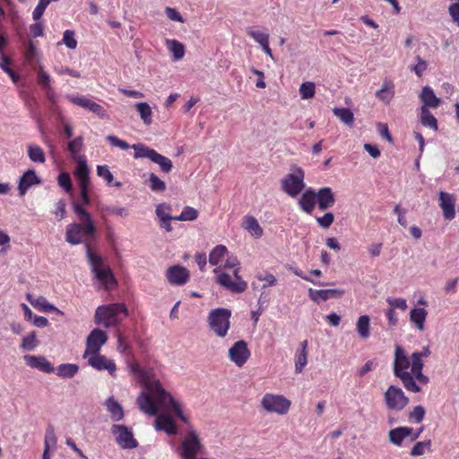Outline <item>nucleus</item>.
I'll return each mask as SVG.
<instances>
[{"label":"nucleus","instance_id":"4","mask_svg":"<svg viewBox=\"0 0 459 459\" xmlns=\"http://www.w3.org/2000/svg\"><path fill=\"white\" fill-rule=\"evenodd\" d=\"M86 247V256L95 278L102 284L105 290H109L117 286V280L108 266H105L100 255L93 253L89 245Z\"/></svg>","mask_w":459,"mask_h":459},{"label":"nucleus","instance_id":"46","mask_svg":"<svg viewBox=\"0 0 459 459\" xmlns=\"http://www.w3.org/2000/svg\"><path fill=\"white\" fill-rule=\"evenodd\" d=\"M198 211L191 206H185L178 216H175L174 221H194L198 218Z\"/></svg>","mask_w":459,"mask_h":459},{"label":"nucleus","instance_id":"51","mask_svg":"<svg viewBox=\"0 0 459 459\" xmlns=\"http://www.w3.org/2000/svg\"><path fill=\"white\" fill-rule=\"evenodd\" d=\"M149 186L152 192L162 193L166 190V184L156 174L152 173L149 177Z\"/></svg>","mask_w":459,"mask_h":459},{"label":"nucleus","instance_id":"9","mask_svg":"<svg viewBox=\"0 0 459 459\" xmlns=\"http://www.w3.org/2000/svg\"><path fill=\"white\" fill-rule=\"evenodd\" d=\"M409 401L403 389L394 385L388 386L384 393V402L389 411H401L408 405Z\"/></svg>","mask_w":459,"mask_h":459},{"label":"nucleus","instance_id":"26","mask_svg":"<svg viewBox=\"0 0 459 459\" xmlns=\"http://www.w3.org/2000/svg\"><path fill=\"white\" fill-rule=\"evenodd\" d=\"M74 161L76 162L74 177L78 181V185L90 184V170L86 157H76V160Z\"/></svg>","mask_w":459,"mask_h":459},{"label":"nucleus","instance_id":"15","mask_svg":"<svg viewBox=\"0 0 459 459\" xmlns=\"http://www.w3.org/2000/svg\"><path fill=\"white\" fill-rule=\"evenodd\" d=\"M87 359L88 364L98 371L107 370L108 374L116 377L117 366L113 359H108L107 357L99 353H91L89 356L82 357Z\"/></svg>","mask_w":459,"mask_h":459},{"label":"nucleus","instance_id":"21","mask_svg":"<svg viewBox=\"0 0 459 459\" xmlns=\"http://www.w3.org/2000/svg\"><path fill=\"white\" fill-rule=\"evenodd\" d=\"M23 359L26 365L31 368H37L44 373H53L55 372V368L52 364L43 356H36V355H25Z\"/></svg>","mask_w":459,"mask_h":459},{"label":"nucleus","instance_id":"12","mask_svg":"<svg viewBox=\"0 0 459 459\" xmlns=\"http://www.w3.org/2000/svg\"><path fill=\"white\" fill-rule=\"evenodd\" d=\"M111 433L114 435L117 445L123 449H132L138 446L133 432L125 425L114 424L111 427Z\"/></svg>","mask_w":459,"mask_h":459},{"label":"nucleus","instance_id":"43","mask_svg":"<svg viewBox=\"0 0 459 459\" xmlns=\"http://www.w3.org/2000/svg\"><path fill=\"white\" fill-rule=\"evenodd\" d=\"M246 31L261 48L269 44V34L264 31L256 30L253 27H248Z\"/></svg>","mask_w":459,"mask_h":459},{"label":"nucleus","instance_id":"2","mask_svg":"<svg viewBox=\"0 0 459 459\" xmlns=\"http://www.w3.org/2000/svg\"><path fill=\"white\" fill-rule=\"evenodd\" d=\"M430 353L429 346H424L421 351H414L409 357L403 347L395 345L394 375L401 380L407 391L420 393L421 385L429 384V378L423 374V359L428 358Z\"/></svg>","mask_w":459,"mask_h":459},{"label":"nucleus","instance_id":"59","mask_svg":"<svg viewBox=\"0 0 459 459\" xmlns=\"http://www.w3.org/2000/svg\"><path fill=\"white\" fill-rule=\"evenodd\" d=\"M49 0H39L37 6L32 12V18L34 21L38 22L42 17L46 8L49 4Z\"/></svg>","mask_w":459,"mask_h":459},{"label":"nucleus","instance_id":"10","mask_svg":"<svg viewBox=\"0 0 459 459\" xmlns=\"http://www.w3.org/2000/svg\"><path fill=\"white\" fill-rule=\"evenodd\" d=\"M96 232L95 224L92 223V230L87 229V223L73 222L67 225L65 232V240L71 245H78L85 242Z\"/></svg>","mask_w":459,"mask_h":459},{"label":"nucleus","instance_id":"47","mask_svg":"<svg viewBox=\"0 0 459 459\" xmlns=\"http://www.w3.org/2000/svg\"><path fill=\"white\" fill-rule=\"evenodd\" d=\"M83 146V138L82 136H78L68 143V151L72 154L73 160H76V157H85L84 155H80V152L82 151Z\"/></svg>","mask_w":459,"mask_h":459},{"label":"nucleus","instance_id":"5","mask_svg":"<svg viewBox=\"0 0 459 459\" xmlns=\"http://www.w3.org/2000/svg\"><path fill=\"white\" fill-rule=\"evenodd\" d=\"M306 188L305 171L297 165H291L290 171L281 180V189L291 198H297Z\"/></svg>","mask_w":459,"mask_h":459},{"label":"nucleus","instance_id":"22","mask_svg":"<svg viewBox=\"0 0 459 459\" xmlns=\"http://www.w3.org/2000/svg\"><path fill=\"white\" fill-rule=\"evenodd\" d=\"M419 99L422 103L421 108L427 109L437 108L441 103V100L436 96L433 89L429 85L422 87Z\"/></svg>","mask_w":459,"mask_h":459},{"label":"nucleus","instance_id":"35","mask_svg":"<svg viewBox=\"0 0 459 459\" xmlns=\"http://www.w3.org/2000/svg\"><path fill=\"white\" fill-rule=\"evenodd\" d=\"M394 96V85L390 82H385L382 88L376 92V97L382 102L388 104Z\"/></svg>","mask_w":459,"mask_h":459},{"label":"nucleus","instance_id":"55","mask_svg":"<svg viewBox=\"0 0 459 459\" xmlns=\"http://www.w3.org/2000/svg\"><path fill=\"white\" fill-rule=\"evenodd\" d=\"M385 301L389 305L388 308H392L394 311L395 309L405 311L408 308L407 301L403 298L388 297L386 298Z\"/></svg>","mask_w":459,"mask_h":459},{"label":"nucleus","instance_id":"45","mask_svg":"<svg viewBox=\"0 0 459 459\" xmlns=\"http://www.w3.org/2000/svg\"><path fill=\"white\" fill-rule=\"evenodd\" d=\"M28 156L33 162L44 163L46 161L43 150L36 144H30L28 146Z\"/></svg>","mask_w":459,"mask_h":459},{"label":"nucleus","instance_id":"1","mask_svg":"<svg viewBox=\"0 0 459 459\" xmlns=\"http://www.w3.org/2000/svg\"><path fill=\"white\" fill-rule=\"evenodd\" d=\"M129 373L143 386L136 399L139 409L149 416H157L154 426L157 431H164L168 435L177 434V426L169 415H158L159 410L174 412L183 422L187 418L183 414L181 405L161 385L154 370L151 368H143L137 362L127 364Z\"/></svg>","mask_w":459,"mask_h":459},{"label":"nucleus","instance_id":"11","mask_svg":"<svg viewBox=\"0 0 459 459\" xmlns=\"http://www.w3.org/2000/svg\"><path fill=\"white\" fill-rule=\"evenodd\" d=\"M290 404V401L281 394H265L261 400V406L264 411L279 415L286 414Z\"/></svg>","mask_w":459,"mask_h":459},{"label":"nucleus","instance_id":"31","mask_svg":"<svg viewBox=\"0 0 459 459\" xmlns=\"http://www.w3.org/2000/svg\"><path fill=\"white\" fill-rule=\"evenodd\" d=\"M428 316V312L423 307H413L410 311V321L415 325V327L422 332L425 330V321Z\"/></svg>","mask_w":459,"mask_h":459},{"label":"nucleus","instance_id":"42","mask_svg":"<svg viewBox=\"0 0 459 459\" xmlns=\"http://www.w3.org/2000/svg\"><path fill=\"white\" fill-rule=\"evenodd\" d=\"M228 253V249L223 245H218L212 248L209 255V263L212 265H218Z\"/></svg>","mask_w":459,"mask_h":459},{"label":"nucleus","instance_id":"37","mask_svg":"<svg viewBox=\"0 0 459 459\" xmlns=\"http://www.w3.org/2000/svg\"><path fill=\"white\" fill-rule=\"evenodd\" d=\"M135 109L145 126H150L152 123V110L147 102L136 103Z\"/></svg>","mask_w":459,"mask_h":459},{"label":"nucleus","instance_id":"16","mask_svg":"<svg viewBox=\"0 0 459 459\" xmlns=\"http://www.w3.org/2000/svg\"><path fill=\"white\" fill-rule=\"evenodd\" d=\"M250 355L247 343L244 340L236 342L229 350L230 360L238 368H242L246 364Z\"/></svg>","mask_w":459,"mask_h":459},{"label":"nucleus","instance_id":"17","mask_svg":"<svg viewBox=\"0 0 459 459\" xmlns=\"http://www.w3.org/2000/svg\"><path fill=\"white\" fill-rule=\"evenodd\" d=\"M165 275L168 281L174 286H183L190 279L189 270L179 264L169 266Z\"/></svg>","mask_w":459,"mask_h":459},{"label":"nucleus","instance_id":"50","mask_svg":"<svg viewBox=\"0 0 459 459\" xmlns=\"http://www.w3.org/2000/svg\"><path fill=\"white\" fill-rule=\"evenodd\" d=\"M57 437L55 433V429L52 425H48L44 437V448H56Z\"/></svg>","mask_w":459,"mask_h":459},{"label":"nucleus","instance_id":"19","mask_svg":"<svg viewBox=\"0 0 459 459\" xmlns=\"http://www.w3.org/2000/svg\"><path fill=\"white\" fill-rule=\"evenodd\" d=\"M316 195L317 207L321 211L332 208L336 202L335 194L329 186L316 189Z\"/></svg>","mask_w":459,"mask_h":459},{"label":"nucleus","instance_id":"27","mask_svg":"<svg viewBox=\"0 0 459 459\" xmlns=\"http://www.w3.org/2000/svg\"><path fill=\"white\" fill-rule=\"evenodd\" d=\"M411 435H412V428L397 427L389 431L388 439L393 445L402 446L403 441Z\"/></svg>","mask_w":459,"mask_h":459},{"label":"nucleus","instance_id":"3","mask_svg":"<svg viewBox=\"0 0 459 459\" xmlns=\"http://www.w3.org/2000/svg\"><path fill=\"white\" fill-rule=\"evenodd\" d=\"M128 316V310L124 303H111L99 306L95 310L94 323L105 328L118 325Z\"/></svg>","mask_w":459,"mask_h":459},{"label":"nucleus","instance_id":"38","mask_svg":"<svg viewBox=\"0 0 459 459\" xmlns=\"http://www.w3.org/2000/svg\"><path fill=\"white\" fill-rule=\"evenodd\" d=\"M79 371V367L74 363L61 364L56 368V375L62 378H71Z\"/></svg>","mask_w":459,"mask_h":459},{"label":"nucleus","instance_id":"56","mask_svg":"<svg viewBox=\"0 0 459 459\" xmlns=\"http://www.w3.org/2000/svg\"><path fill=\"white\" fill-rule=\"evenodd\" d=\"M425 409L421 405H417L410 411L408 419L411 423H420L423 420L425 416Z\"/></svg>","mask_w":459,"mask_h":459},{"label":"nucleus","instance_id":"39","mask_svg":"<svg viewBox=\"0 0 459 459\" xmlns=\"http://www.w3.org/2000/svg\"><path fill=\"white\" fill-rule=\"evenodd\" d=\"M37 80H38V83L41 87V89L45 90L48 92L52 90L51 77L45 71L42 64H39L38 66Z\"/></svg>","mask_w":459,"mask_h":459},{"label":"nucleus","instance_id":"40","mask_svg":"<svg viewBox=\"0 0 459 459\" xmlns=\"http://www.w3.org/2000/svg\"><path fill=\"white\" fill-rule=\"evenodd\" d=\"M420 123L426 126L429 127L435 131L437 130V118L432 115V113L429 111V109H427L425 108H420Z\"/></svg>","mask_w":459,"mask_h":459},{"label":"nucleus","instance_id":"57","mask_svg":"<svg viewBox=\"0 0 459 459\" xmlns=\"http://www.w3.org/2000/svg\"><path fill=\"white\" fill-rule=\"evenodd\" d=\"M39 344L35 332L24 336L21 347L25 351H33Z\"/></svg>","mask_w":459,"mask_h":459},{"label":"nucleus","instance_id":"49","mask_svg":"<svg viewBox=\"0 0 459 459\" xmlns=\"http://www.w3.org/2000/svg\"><path fill=\"white\" fill-rule=\"evenodd\" d=\"M431 451V440L417 442L411 448L410 455L411 456H420L427 452Z\"/></svg>","mask_w":459,"mask_h":459},{"label":"nucleus","instance_id":"60","mask_svg":"<svg viewBox=\"0 0 459 459\" xmlns=\"http://www.w3.org/2000/svg\"><path fill=\"white\" fill-rule=\"evenodd\" d=\"M317 224L323 229H328L334 221V215L333 212H325L323 216L316 217Z\"/></svg>","mask_w":459,"mask_h":459},{"label":"nucleus","instance_id":"64","mask_svg":"<svg viewBox=\"0 0 459 459\" xmlns=\"http://www.w3.org/2000/svg\"><path fill=\"white\" fill-rule=\"evenodd\" d=\"M58 185L65 191L70 192L72 189V181L68 173L63 172L58 176Z\"/></svg>","mask_w":459,"mask_h":459},{"label":"nucleus","instance_id":"61","mask_svg":"<svg viewBox=\"0 0 459 459\" xmlns=\"http://www.w3.org/2000/svg\"><path fill=\"white\" fill-rule=\"evenodd\" d=\"M256 278L257 280L265 282L262 287L263 289L272 287L277 284V279L275 278V276L269 273H258L256 275Z\"/></svg>","mask_w":459,"mask_h":459},{"label":"nucleus","instance_id":"18","mask_svg":"<svg viewBox=\"0 0 459 459\" xmlns=\"http://www.w3.org/2000/svg\"><path fill=\"white\" fill-rule=\"evenodd\" d=\"M299 196L298 205L299 209L305 213L311 214L317 205L316 189L311 186L306 187Z\"/></svg>","mask_w":459,"mask_h":459},{"label":"nucleus","instance_id":"24","mask_svg":"<svg viewBox=\"0 0 459 459\" xmlns=\"http://www.w3.org/2000/svg\"><path fill=\"white\" fill-rule=\"evenodd\" d=\"M343 295V290L336 289L328 290H308L309 298L315 302L326 301L330 299L341 298Z\"/></svg>","mask_w":459,"mask_h":459},{"label":"nucleus","instance_id":"48","mask_svg":"<svg viewBox=\"0 0 459 459\" xmlns=\"http://www.w3.org/2000/svg\"><path fill=\"white\" fill-rule=\"evenodd\" d=\"M10 64L11 60L9 59V57H7L4 55H2L0 56V68L9 75V77L14 83H16L20 81V75L9 67Z\"/></svg>","mask_w":459,"mask_h":459},{"label":"nucleus","instance_id":"6","mask_svg":"<svg viewBox=\"0 0 459 459\" xmlns=\"http://www.w3.org/2000/svg\"><path fill=\"white\" fill-rule=\"evenodd\" d=\"M231 311L228 308L219 307L210 311L208 325L211 330L221 338L225 337L230 327Z\"/></svg>","mask_w":459,"mask_h":459},{"label":"nucleus","instance_id":"52","mask_svg":"<svg viewBox=\"0 0 459 459\" xmlns=\"http://www.w3.org/2000/svg\"><path fill=\"white\" fill-rule=\"evenodd\" d=\"M316 93V85L312 82H303L299 87V94L302 100L314 98Z\"/></svg>","mask_w":459,"mask_h":459},{"label":"nucleus","instance_id":"8","mask_svg":"<svg viewBox=\"0 0 459 459\" xmlns=\"http://www.w3.org/2000/svg\"><path fill=\"white\" fill-rule=\"evenodd\" d=\"M132 149L134 151V159L146 158L151 161L158 164L161 171L169 173L173 168L172 161L157 152L154 149H151L143 143H135L132 145Z\"/></svg>","mask_w":459,"mask_h":459},{"label":"nucleus","instance_id":"23","mask_svg":"<svg viewBox=\"0 0 459 459\" xmlns=\"http://www.w3.org/2000/svg\"><path fill=\"white\" fill-rule=\"evenodd\" d=\"M41 180L37 176L35 170L29 169L21 177L18 184V192L20 196H23L27 191L35 185L40 184Z\"/></svg>","mask_w":459,"mask_h":459},{"label":"nucleus","instance_id":"7","mask_svg":"<svg viewBox=\"0 0 459 459\" xmlns=\"http://www.w3.org/2000/svg\"><path fill=\"white\" fill-rule=\"evenodd\" d=\"M240 268L233 270V277L225 273L221 267L213 270L217 282L232 293H243L247 288V282L239 274Z\"/></svg>","mask_w":459,"mask_h":459},{"label":"nucleus","instance_id":"34","mask_svg":"<svg viewBox=\"0 0 459 459\" xmlns=\"http://www.w3.org/2000/svg\"><path fill=\"white\" fill-rule=\"evenodd\" d=\"M356 331L362 339H368L370 336V318L368 316L363 315L358 318Z\"/></svg>","mask_w":459,"mask_h":459},{"label":"nucleus","instance_id":"62","mask_svg":"<svg viewBox=\"0 0 459 459\" xmlns=\"http://www.w3.org/2000/svg\"><path fill=\"white\" fill-rule=\"evenodd\" d=\"M97 175L104 178L108 185L113 182L114 177L107 165L97 166Z\"/></svg>","mask_w":459,"mask_h":459},{"label":"nucleus","instance_id":"53","mask_svg":"<svg viewBox=\"0 0 459 459\" xmlns=\"http://www.w3.org/2000/svg\"><path fill=\"white\" fill-rule=\"evenodd\" d=\"M171 207L167 204H160L156 206L155 213L160 221L174 220L175 216L170 214Z\"/></svg>","mask_w":459,"mask_h":459},{"label":"nucleus","instance_id":"29","mask_svg":"<svg viewBox=\"0 0 459 459\" xmlns=\"http://www.w3.org/2000/svg\"><path fill=\"white\" fill-rule=\"evenodd\" d=\"M105 406L113 421H120L124 419V409L113 396L108 397L105 401Z\"/></svg>","mask_w":459,"mask_h":459},{"label":"nucleus","instance_id":"44","mask_svg":"<svg viewBox=\"0 0 459 459\" xmlns=\"http://www.w3.org/2000/svg\"><path fill=\"white\" fill-rule=\"evenodd\" d=\"M333 114L345 125L351 126L354 123V115L351 109L346 108H335Z\"/></svg>","mask_w":459,"mask_h":459},{"label":"nucleus","instance_id":"54","mask_svg":"<svg viewBox=\"0 0 459 459\" xmlns=\"http://www.w3.org/2000/svg\"><path fill=\"white\" fill-rule=\"evenodd\" d=\"M69 101L76 106L90 109L91 105L93 103L91 100L82 95H69L67 96Z\"/></svg>","mask_w":459,"mask_h":459},{"label":"nucleus","instance_id":"30","mask_svg":"<svg viewBox=\"0 0 459 459\" xmlns=\"http://www.w3.org/2000/svg\"><path fill=\"white\" fill-rule=\"evenodd\" d=\"M27 299L35 308L39 309V311L45 313H61L57 307L49 303L44 297L33 298L31 294H27Z\"/></svg>","mask_w":459,"mask_h":459},{"label":"nucleus","instance_id":"36","mask_svg":"<svg viewBox=\"0 0 459 459\" xmlns=\"http://www.w3.org/2000/svg\"><path fill=\"white\" fill-rule=\"evenodd\" d=\"M244 228L247 230L253 237L258 238L263 235V229L259 225L257 220L253 216L245 217L244 221Z\"/></svg>","mask_w":459,"mask_h":459},{"label":"nucleus","instance_id":"20","mask_svg":"<svg viewBox=\"0 0 459 459\" xmlns=\"http://www.w3.org/2000/svg\"><path fill=\"white\" fill-rule=\"evenodd\" d=\"M439 196V205L442 209L443 215L446 220L451 221L455 217V199L452 194L446 193L440 191L438 194Z\"/></svg>","mask_w":459,"mask_h":459},{"label":"nucleus","instance_id":"58","mask_svg":"<svg viewBox=\"0 0 459 459\" xmlns=\"http://www.w3.org/2000/svg\"><path fill=\"white\" fill-rule=\"evenodd\" d=\"M62 43L65 44L70 49L76 48L77 40L74 38V31L71 30H65Z\"/></svg>","mask_w":459,"mask_h":459},{"label":"nucleus","instance_id":"32","mask_svg":"<svg viewBox=\"0 0 459 459\" xmlns=\"http://www.w3.org/2000/svg\"><path fill=\"white\" fill-rule=\"evenodd\" d=\"M165 46L169 52L172 55L174 61L181 60L186 54L185 46L177 39H167L165 40Z\"/></svg>","mask_w":459,"mask_h":459},{"label":"nucleus","instance_id":"63","mask_svg":"<svg viewBox=\"0 0 459 459\" xmlns=\"http://www.w3.org/2000/svg\"><path fill=\"white\" fill-rule=\"evenodd\" d=\"M106 139L110 143V145L117 147L121 150H128L129 148H132V145H129L126 141L121 140L115 135L109 134L106 137Z\"/></svg>","mask_w":459,"mask_h":459},{"label":"nucleus","instance_id":"41","mask_svg":"<svg viewBox=\"0 0 459 459\" xmlns=\"http://www.w3.org/2000/svg\"><path fill=\"white\" fill-rule=\"evenodd\" d=\"M74 212L78 217V220L82 223H87V229L89 230H92L93 221L91 217V214L82 207L80 204H74Z\"/></svg>","mask_w":459,"mask_h":459},{"label":"nucleus","instance_id":"14","mask_svg":"<svg viewBox=\"0 0 459 459\" xmlns=\"http://www.w3.org/2000/svg\"><path fill=\"white\" fill-rule=\"evenodd\" d=\"M201 449V442L195 431L188 432L181 445L179 452L182 459H195Z\"/></svg>","mask_w":459,"mask_h":459},{"label":"nucleus","instance_id":"13","mask_svg":"<svg viewBox=\"0 0 459 459\" xmlns=\"http://www.w3.org/2000/svg\"><path fill=\"white\" fill-rule=\"evenodd\" d=\"M108 342V334L105 331L95 328L88 335L86 339V348L82 357L89 356L91 353H99L103 345Z\"/></svg>","mask_w":459,"mask_h":459},{"label":"nucleus","instance_id":"28","mask_svg":"<svg viewBox=\"0 0 459 459\" xmlns=\"http://www.w3.org/2000/svg\"><path fill=\"white\" fill-rule=\"evenodd\" d=\"M24 59L29 64L36 63L38 65L41 64L40 62V52L39 51L36 43L28 39L24 42V50H23Z\"/></svg>","mask_w":459,"mask_h":459},{"label":"nucleus","instance_id":"33","mask_svg":"<svg viewBox=\"0 0 459 459\" xmlns=\"http://www.w3.org/2000/svg\"><path fill=\"white\" fill-rule=\"evenodd\" d=\"M97 210L103 220H105L106 216L108 214H115L119 217H126L128 215V211L125 207L98 204Z\"/></svg>","mask_w":459,"mask_h":459},{"label":"nucleus","instance_id":"25","mask_svg":"<svg viewBox=\"0 0 459 459\" xmlns=\"http://www.w3.org/2000/svg\"><path fill=\"white\" fill-rule=\"evenodd\" d=\"M307 340H304L299 343L294 356L295 372L301 373L307 364Z\"/></svg>","mask_w":459,"mask_h":459}]
</instances>
